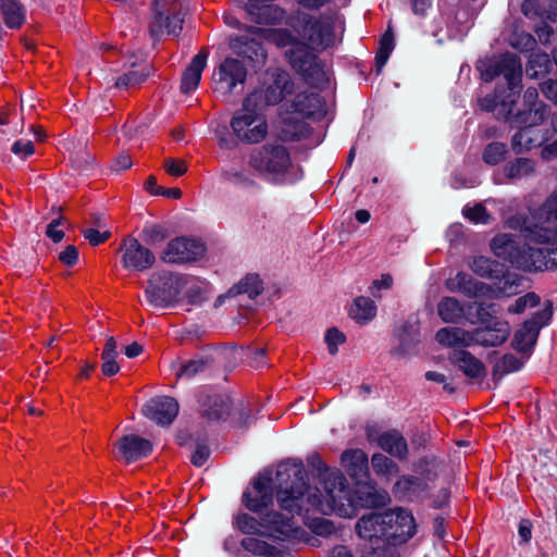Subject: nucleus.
I'll list each match as a JSON object with an SVG mask.
<instances>
[{"mask_svg":"<svg viewBox=\"0 0 557 557\" xmlns=\"http://www.w3.org/2000/svg\"><path fill=\"white\" fill-rule=\"evenodd\" d=\"M281 475H294L300 484V490H284L278 494V502L289 511L315 509L324 515L336 513L341 517H351L357 507L377 508L389 502L388 493L372 484H360L351 492L346 484V478L337 470L324 476V495L318 497L308 493L305 497L304 469L299 463H284L280 467Z\"/></svg>","mask_w":557,"mask_h":557,"instance_id":"nucleus-1","label":"nucleus"},{"mask_svg":"<svg viewBox=\"0 0 557 557\" xmlns=\"http://www.w3.org/2000/svg\"><path fill=\"white\" fill-rule=\"evenodd\" d=\"M506 226L519 231L524 240L516 236L498 234L491 243L494 255L524 271L557 269V232L549 227L532 224L524 215L515 214L507 219Z\"/></svg>","mask_w":557,"mask_h":557,"instance_id":"nucleus-2","label":"nucleus"},{"mask_svg":"<svg viewBox=\"0 0 557 557\" xmlns=\"http://www.w3.org/2000/svg\"><path fill=\"white\" fill-rule=\"evenodd\" d=\"M478 69L485 82H491L495 77L503 75L507 82V98L502 100V119L510 123L511 126L535 127L548 116L546 104H534L528 110L515 113L513 107L519 98L521 89L522 64L517 54L505 53L498 58L482 61Z\"/></svg>","mask_w":557,"mask_h":557,"instance_id":"nucleus-3","label":"nucleus"},{"mask_svg":"<svg viewBox=\"0 0 557 557\" xmlns=\"http://www.w3.org/2000/svg\"><path fill=\"white\" fill-rule=\"evenodd\" d=\"M248 163L274 184H294L302 177L301 170L293 163L288 149L282 144H264L253 149Z\"/></svg>","mask_w":557,"mask_h":557,"instance_id":"nucleus-4","label":"nucleus"},{"mask_svg":"<svg viewBox=\"0 0 557 557\" xmlns=\"http://www.w3.org/2000/svg\"><path fill=\"white\" fill-rule=\"evenodd\" d=\"M468 310L467 319L470 323H481L484 325L470 331L471 346L495 347L508 339L511 326L509 322L496 319V305L474 301L468 306Z\"/></svg>","mask_w":557,"mask_h":557,"instance_id":"nucleus-5","label":"nucleus"},{"mask_svg":"<svg viewBox=\"0 0 557 557\" xmlns=\"http://www.w3.org/2000/svg\"><path fill=\"white\" fill-rule=\"evenodd\" d=\"M278 505L284 512L273 510L261 512L258 513L259 520L248 513H238L234 518V525L248 535H262L278 540L288 537L295 532L294 516L300 515L304 509L289 511L280 503Z\"/></svg>","mask_w":557,"mask_h":557,"instance_id":"nucleus-6","label":"nucleus"},{"mask_svg":"<svg viewBox=\"0 0 557 557\" xmlns=\"http://www.w3.org/2000/svg\"><path fill=\"white\" fill-rule=\"evenodd\" d=\"M290 26L304 41L302 45L311 50L324 51L337 42L335 18L332 15L320 14L314 16L298 12L290 22Z\"/></svg>","mask_w":557,"mask_h":557,"instance_id":"nucleus-7","label":"nucleus"},{"mask_svg":"<svg viewBox=\"0 0 557 557\" xmlns=\"http://www.w3.org/2000/svg\"><path fill=\"white\" fill-rule=\"evenodd\" d=\"M184 274L154 272L145 290L149 304L157 308H168L176 304L184 289Z\"/></svg>","mask_w":557,"mask_h":557,"instance_id":"nucleus-8","label":"nucleus"},{"mask_svg":"<svg viewBox=\"0 0 557 557\" xmlns=\"http://www.w3.org/2000/svg\"><path fill=\"white\" fill-rule=\"evenodd\" d=\"M230 126L233 135L242 143L258 144L268 135V123L264 114L255 106L245 107L232 117Z\"/></svg>","mask_w":557,"mask_h":557,"instance_id":"nucleus-9","label":"nucleus"},{"mask_svg":"<svg viewBox=\"0 0 557 557\" xmlns=\"http://www.w3.org/2000/svg\"><path fill=\"white\" fill-rule=\"evenodd\" d=\"M247 73V67L243 61L226 57L212 71L211 87L213 92L226 99L231 98L238 87L244 86Z\"/></svg>","mask_w":557,"mask_h":557,"instance_id":"nucleus-10","label":"nucleus"},{"mask_svg":"<svg viewBox=\"0 0 557 557\" xmlns=\"http://www.w3.org/2000/svg\"><path fill=\"white\" fill-rule=\"evenodd\" d=\"M437 461L432 458L420 459L414 470L421 474L422 478L413 475L400 476L393 487L395 497L400 500H412L421 496L428 490V481H432L436 478Z\"/></svg>","mask_w":557,"mask_h":557,"instance_id":"nucleus-11","label":"nucleus"},{"mask_svg":"<svg viewBox=\"0 0 557 557\" xmlns=\"http://www.w3.org/2000/svg\"><path fill=\"white\" fill-rule=\"evenodd\" d=\"M309 47L297 44L286 52L292 67L300 74L310 85H318L325 81L323 65L317 54Z\"/></svg>","mask_w":557,"mask_h":557,"instance_id":"nucleus-12","label":"nucleus"},{"mask_svg":"<svg viewBox=\"0 0 557 557\" xmlns=\"http://www.w3.org/2000/svg\"><path fill=\"white\" fill-rule=\"evenodd\" d=\"M294 90V83L286 72H277L273 82L265 87L255 89L245 98V107L255 106L262 111L264 107L274 106Z\"/></svg>","mask_w":557,"mask_h":557,"instance_id":"nucleus-13","label":"nucleus"},{"mask_svg":"<svg viewBox=\"0 0 557 557\" xmlns=\"http://www.w3.org/2000/svg\"><path fill=\"white\" fill-rule=\"evenodd\" d=\"M206 246L200 239L181 236L170 240L161 253V259L168 263L185 264L202 258Z\"/></svg>","mask_w":557,"mask_h":557,"instance_id":"nucleus-14","label":"nucleus"},{"mask_svg":"<svg viewBox=\"0 0 557 557\" xmlns=\"http://www.w3.org/2000/svg\"><path fill=\"white\" fill-rule=\"evenodd\" d=\"M260 30H262L261 27L246 26L243 34L231 36L228 42L231 50L250 61L263 62L267 59V52L262 46L263 35L258 33Z\"/></svg>","mask_w":557,"mask_h":557,"instance_id":"nucleus-15","label":"nucleus"},{"mask_svg":"<svg viewBox=\"0 0 557 557\" xmlns=\"http://www.w3.org/2000/svg\"><path fill=\"white\" fill-rule=\"evenodd\" d=\"M166 0H154V14L149 25L150 36L159 39L164 33L177 35L182 30L183 18L175 8L168 9Z\"/></svg>","mask_w":557,"mask_h":557,"instance_id":"nucleus-16","label":"nucleus"},{"mask_svg":"<svg viewBox=\"0 0 557 557\" xmlns=\"http://www.w3.org/2000/svg\"><path fill=\"white\" fill-rule=\"evenodd\" d=\"M387 520H392L387 524L388 542L393 544H403L411 539L416 533V522L411 511L397 507L385 510Z\"/></svg>","mask_w":557,"mask_h":557,"instance_id":"nucleus-17","label":"nucleus"},{"mask_svg":"<svg viewBox=\"0 0 557 557\" xmlns=\"http://www.w3.org/2000/svg\"><path fill=\"white\" fill-rule=\"evenodd\" d=\"M243 503L248 510L264 513L263 511L273 504L272 479L264 474L258 475L251 487L244 492Z\"/></svg>","mask_w":557,"mask_h":557,"instance_id":"nucleus-18","label":"nucleus"},{"mask_svg":"<svg viewBox=\"0 0 557 557\" xmlns=\"http://www.w3.org/2000/svg\"><path fill=\"white\" fill-rule=\"evenodd\" d=\"M391 521L387 520L385 511L363 515L356 523V533L367 544L388 542L387 524Z\"/></svg>","mask_w":557,"mask_h":557,"instance_id":"nucleus-19","label":"nucleus"},{"mask_svg":"<svg viewBox=\"0 0 557 557\" xmlns=\"http://www.w3.org/2000/svg\"><path fill=\"white\" fill-rule=\"evenodd\" d=\"M121 250L122 265L128 271H146L150 269L156 261L153 252L143 246L136 238L123 240Z\"/></svg>","mask_w":557,"mask_h":557,"instance_id":"nucleus-20","label":"nucleus"},{"mask_svg":"<svg viewBox=\"0 0 557 557\" xmlns=\"http://www.w3.org/2000/svg\"><path fill=\"white\" fill-rule=\"evenodd\" d=\"M199 406L201 416L209 422H218L230 416L232 401L228 396L201 392L199 397Z\"/></svg>","mask_w":557,"mask_h":557,"instance_id":"nucleus-21","label":"nucleus"},{"mask_svg":"<svg viewBox=\"0 0 557 557\" xmlns=\"http://www.w3.org/2000/svg\"><path fill=\"white\" fill-rule=\"evenodd\" d=\"M178 403L168 396L150 399L143 408L144 414L160 425L171 424L178 413Z\"/></svg>","mask_w":557,"mask_h":557,"instance_id":"nucleus-22","label":"nucleus"},{"mask_svg":"<svg viewBox=\"0 0 557 557\" xmlns=\"http://www.w3.org/2000/svg\"><path fill=\"white\" fill-rule=\"evenodd\" d=\"M446 288L451 293H461L468 298H486L490 284L476 281L466 272H458L445 281Z\"/></svg>","mask_w":557,"mask_h":557,"instance_id":"nucleus-23","label":"nucleus"},{"mask_svg":"<svg viewBox=\"0 0 557 557\" xmlns=\"http://www.w3.org/2000/svg\"><path fill=\"white\" fill-rule=\"evenodd\" d=\"M116 447L121 456L127 461L133 462L150 455L152 450L151 443L135 434L124 435L116 442Z\"/></svg>","mask_w":557,"mask_h":557,"instance_id":"nucleus-24","label":"nucleus"},{"mask_svg":"<svg viewBox=\"0 0 557 557\" xmlns=\"http://www.w3.org/2000/svg\"><path fill=\"white\" fill-rule=\"evenodd\" d=\"M540 329L539 317L525 321L513 334L512 348L529 357L537 341Z\"/></svg>","mask_w":557,"mask_h":557,"instance_id":"nucleus-25","label":"nucleus"},{"mask_svg":"<svg viewBox=\"0 0 557 557\" xmlns=\"http://www.w3.org/2000/svg\"><path fill=\"white\" fill-rule=\"evenodd\" d=\"M245 10L250 20L257 24H277L284 16L285 11L275 4H270L263 0L245 3Z\"/></svg>","mask_w":557,"mask_h":557,"instance_id":"nucleus-26","label":"nucleus"},{"mask_svg":"<svg viewBox=\"0 0 557 557\" xmlns=\"http://www.w3.org/2000/svg\"><path fill=\"white\" fill-rule=\"evenodd\" d=\"M208 55L209 52L202 49L191 59L181 79L182 92L189 94L197 89L201 74L207 66Z\"/></svg>","mask_w":557,"mask_h":557,"instance_id":"nucleus-27","label":"nucleus"},{"mask_svg":"<svg viewBox=\"0 0 557 557\" xmlns=\"http://www.w3.org/2000/svg\"><path fill=\"white\" fill-rule=\"evenodd\" d=\"M295 112L313 119H320L324 115V106L319 94L314 91L298 92L292 101Z\"/></svg>","mask_w":557,"mask_h":557,"instance_id":"nucleus-28","label":"nucleus"},{"mask_svg":"<svg viewBox=\"0 0 557 557\" xmlns=\"http://www.w3.org/2000/svg\"><path fill=\"white\" fill-rule=\"evenodd\" d=\"M342 465L357 482L367 478L369 471L368 456L361 449H349L342 454Z\"/></svg>","mask_w":557,"mask_h":557,"instance_id":"nucleus-29","label":"nucleus"},{"mask_svg":"<svg viewBox=\"0 0 557 557\" xmlns=\"http://www.w3.org/2000/svg\"><path fill=\"white\" fill-rule=\"evenodd\" d=\"M519 127L520 129L511 138L512 150L518 154L530 151L546 140L545 134L540 128Z\"/></svg>","mask_w":557,"mask_h":557,"instance_id":"nucleus-30","label":"nucleus"},{"mask_svg":"<svg viewBox=\"0 0 557 557\" xmlns=\"http://www.w3.org/2000/svg\"><path fill=\"white\" fill-rule=\"evenodd\" d=\"M450 360L469 377L478 379L485 375L484 364L467 350H455Z\"/></svg>","mask_w":557,"mask_h":557,"instance_id":"nucleus-31","label":"nucleus"},{"mask_svg":"<svg viewBox=\"0 0 557 557\" xmlns=\"http://www.w3.org/2000/svg\"><path fill=\"white\" fill-rule=\"evenodd\" d=\"M520 277L513 273H506L498 282L490 285L486 298L499 299L503 297H511L520 292Z\"/></svg>","mask_w":557,"mask_h":557,"instance_id":"nucleus-32","label":"nucleus"},{"mask_svg":"<svg viewBox=\"0 0 557 557\" xmlns=\"http://www.w3.org/2000/svg\"><path fill=\"white\" fill-rule=\"evenodd\" d=\"M467 306H463L455 297H443L437 304V313L445 323H458L465 315Z\"/></svg>","mask_w":557,"mask_h":557,"instance_id":"nucleus-33","label":"nucleus"},{"mask_svg":"<svg viewBox=\"0 0 557 557\" xmlns=\"http://www.w3.org/2000/svg\"><path fill=\"white\" fill-rule=\"evenodd\" d=\"M380 447L389 455L398 459H405L408 454L407 442L404 436L397 431H389L383 433L379 437Z\"/></svg>","mask_w":557,"mask_h":557,"instance_id":"nucleus-34","label":"nucleus"},{"mask_svg":"<svg viewBox=\"0 0 557 557\" xmlns=\"http://www.w3.org/2000/svg\"><path fill=\"white\" fill-rule=\"evenodd\" d=\"M503 171L508 180L520 181L532 176L536 171V164L534 160L521 157L508 162Z\"/></svg>","mask_w":557,"mask_h":557,"instance_id":"nucleus-35","label":"nucleus"},{"mask_svg":"<svg viewBox=\"0 0 557 557\" xmlns=\"http://www.w3.org/2000/svg\"><path fill=\"white\" fill-rule=\"evenodd\" d=\"M0 11L9 28H20L25 22V9L18 0H0Z\"/></svg>","mask_w":557,"mask_h":557,"instance_id":"nucleus-36","label":"nucleus"},{"mask_svg":"<svg viewBox=\"0 0 557 557\" xmlns=\"http://www.w3.org/2000/svg\"><path fill=\"white\" fill-rule=\"evenodd\" d=\"M436 341L445 346H471L470 331L460 327H443L436 333Z\"/></svg>","mask_w":557,"mask_h":557,"instance_id":"nucleus-37","label":"nucleus"},{"mask_svg":"<svg viewBox=\"0 0 557 557\" xmlns=\"http://www.w3.org/2000/svg\"><path fill=\"white\" fill-rule=\"evenodd\" d=\"M349 315L359 324H367L376 315V306L368 297H357L349 310Z\"/></svg>","mask_w":557,"mask_h":557,"instance_id":"nucleus-38","label":"nucleus"},{"mask_svg":"<svg viewBox=\"0 0 557 557\" xmlns=\"http://www.w3.org/2000/svg\"><path fill=\"white\" fill-rule=\"evenodd\" d=\"M240 546L249 554L263 557H281V550L275 546L253 536H246Z\"/></svg>","mask_w":557,"mask_h":557,"instance_id":"nucleus-39","label":"nucleus"},{"mask_svg":"<svg viewBox=\"0 0 557 557\" xmlns=\"http://www.w3.org/2000/svg\"><path fill=\"white\" fill-rule=\"evenodd\" d=\"M263 290L262 282L257 274H249L245 276L238 284L233 286L228 294L232 296L247 294L249 298L253 299Z\"/></svg>","mask_w":557,"mask_h":557,"instance_id":"nucleus-40","label":"nucleus"},{"mask_svg":"<svg viewBox=\"0 0 557 557\" xmlns=\"http://www.w3.org/2000/svg\"><path fill=\"white\" fill-rule=\"evenodd\" d=\"M534 219L539 223L557 226V189L535 211Z\"/></svg>","mask_w":557,"mask_h":557,"instance_id":"nucleus-41","label":"nucleus"},{"mask_svg":"<svg viewBox=\"0 0 557 557\" xmlns=\"http://www.w3.org/2000/svg\"><path fill=\"white\" fill-rule=\"evenodd\" d=\"M371 466L377 475L385 478L387 481L399 472L397 463L383 454H374L371 458Z\"/></svg>","mask_w":557,"mask_h":557,"instance_id":"nucleus-42","label":"nucleus"},{"mask_svg":"<svg viewBox=\"0 0 557 557\" xmlns=\"http://www.w3.org/2000/svg\"><path fill=\"white\" fill-rule=\"evenodd\" d=\"M260 35H263V38L268 41L273 42L277 47H295L297 45L296 37L287 29L277 28V29H267L262 28V30L258 32Z\"/></svg>","mask_w":557,"mask_h":557,"instance_id":"nucleus-43","label":"nucleus"},{"mask_svg":"<svg viewBox=\"0 0 557 557\" xmlns=\"http://www.w3.org/2000/svg\"><path fill=\"white\" fill-rule=\"evenodd\" d=\"M394 34L391 28H388L380 40V48L375 55V66L377 73H380L383 66L386 64L389 54L394 49Z\"/></svg>","mask_w":557,"mask_h":557,"instance_id":"nucleus-44","label":"nucleus"},{"mask_svg":"<svg viewBox=\"0 0 557 557\" xmlns=\"http://www.w3.org/2000/svg\"><path fill=\"white\" fill-rule=\"evenodd\" d=\"M184 292L185 296L188 298L189 302L196 304L203 299V294L206 292V282L201 281L198 277H194L191 275L184 274Z\"/></svg>","mask_w":557,"mask_h":557,"instance_id":"nucleus-45","label":"nucleus"},{"mask_svg":"<svg viewBox=\"0 0 557 557\" xmlns=\"http://www.w3.org/2000/svg\"><path fill=\"white\" fill-rule=\"evenodd\" d=\"M507 153L506 144L493 141L483 149L482 159L488 165H497L506 159Z\"/></svg>","mask_w":557,"mask_h":557,"instance_id":"nucleus-46","label":"nucleus"},{"mask_svg":"<svg viewBox=\"0 0 557 557\" xmlns=\"http://www.w3.org/2000/svg\"><path fill=\"white\" fill-rule=\"evenodd\" d=\"M550 59L547 53H532L527 65V74L530 77H539L548 72Z\"/></svg>","mask_w":557,"mask_h":557,"instance_id":"nucleus-47","label":"nucleus"},{"mask_svg":"<svg viewBox=\"0 0 557 557\" xmlns=\"http://www.w3.org/2000/svg\"><path fill=\"white\" fill-rule=\"evenodd\" d=\"M222 177L224 181L243 188L256 184L253 175L247 170H227L222 173Z\"/></svg>","mask_w":557,"mask_h":557,"instance_id":"nucleus-48","label":"nucleus"},{"mask_svg":"<svg viewBox=\"0 0 557 557\" xmlns=\"http://www.w3.org/2000/svg\"><path fill=\"white\" fill-rule=\"evenodd\" d=\"M522 366H523V361L520 360L518 357H516L512 354H506L494 366L493 375L494 376L498 375L499 377H502L505 374L520 370L522 368Z\"/></svg>","mask_w":557,"mask_h":557,"instance_id":"nucleus-49","label":"nucleus"},{"mask_svg":"<svg viewBox=\"0 0 557 557\" xmlns=\"http://www.w3.org/2000/svg\"><path fill=\"white\" fill-rule=\"evenodd\" d=\"M396 544L383 542L380 544H366L362 550V557H397Z\"/></svg>","mask_w":557,"mask_h":557,"instance_id":"nucleus-50","label":"nucleus"},{"mask_svg":"<svg viewBox=\"0 0 557 557\" xmlns=\"http://www.w3.org/2000/svg\"><path fill=\"white\" fill-rule=\"evenodd\" d=\"M540 302V297L534 293H528L524 296L519 297L512 305L507 309L509 313L520 314L525 311L527 308H533Z\"/></svg>","mask_w":557,"mask_h":557,"instance_id":"nucleus-51","label":"nucleus"},{"mask_svg":"<svg viewBox=\"0 0 557 557\" xmlns=\"http://www.w3.org/2000/svg\"><path fill=\"white\" fill-rule=\"evenodd\" d=\"M147 75L148 74L143 71H131L120 76L115 82V86L120 89L136 87L147 78Z\"/></svg>","mask_w":557,"mask_h":557,"instance_id":"nucleus-52","label":"nucleus"},{"mask_svg":"<svg viewBox=\"0 0 557 557\" xmlns=\"http://www.w3.org/2000/svg\"><path fill=\"white\" fill-rule=\"evenodd\" d=\"M507 98V94L503 95L497 90L494 95H486L479 100V106L483 111L491 112L497 110V115L502 117L499 111L502 110V100Z\"/></svg>","mask_w":557,"mask_h":557,"instance_id":"nucleus-53","label":"nucleus"},{"mask_svg":"<svg viewBox=\"0 0 557 557\" xmlns=\"http://www.w3.org/2000/svg\"><path fill=\"white\" fill-rule=\"evenodd\" d=\"M521 12L527 18L533 21L543 20L546 13L540 0H524L521 4Z\"/></svg>","mask_w":557,"mask_h":557,"instance_id":"nucleus-54","label":"nucleus"},{"mask_svg":"<svg viewBox=\"0 0 557 557\" xmlns=\"http://www.w3.org/2000/svg\"><path fill=\"white\" fill-rule=\"evenodd\" d=\"M207 368V362L203 359H193L181 366L176 375L178 377L191 379L199 372Z\"/></svg>","mask_w":557,"mask_h":557,"instance_id":"nucleus-55","label":"nucleus"},{"mask_svg":"<svg viewBox=\"0 0 557 557\" xmlns=\"http://www.w3.org/2000/svg\"><path fill=\"white\" fill-rule=\"evenodd\" d=\"M324 339L327 345L329 352L331 355H335L338 351V346L345 343L346 336L338 329L331 327L326 331Z\"/></svg>","mask_w":557,"mask_h":557,"instance_id":"nucleus-56","label":"nucleus"},{"mask_svg":"<svg viewBox=\"0 0 557 557\" xmlns=\"http://www.w3.org/2000/svg\"><path fill=\"white\" fill-rule=\"evenodd\" d=\"M463 214L470 221L482 224H487L491 218L485 207L481 203H478L471 208H465Z\"/></svg>","mask_w":557,"mask_h":557,"instance_id":"nucleus-57","label":"nucleus"},{"mask_svg":"<svg viewBox=\"0 0 557 557\" xmlns=\"http://www.w3.org/2000/svg\"><path fill=\"white\" fill-rule=\"evenodd\" d=\"M510 45L512 48L520 50L521 52L533 50L536 41L531 34L521 33L515 35L510 39Z\"/></svg>","mask_w":557,"mask_h":557,"instance_id":"nucleus-58","label":"nucleus"},{"mask_svg":"<svg viewBox=\"0 0 557 557\" xmlns=\"http://www.w3.org/2000/svg\"><path fill=\"white\" fill-rule=\"evenodd\" d=\"M471 270L482 277H492V261L485 257H475L470 263Z\"/></svg>","mask_w":557,"mask_h":557,"instance_id":"nucleus-59","label":"nucleus"},{"mask_svg":"<svg viewBox=\"0 0 557 557\" xmlns=\"http://www.w3.org/2000/svg\"><path fill=\"white\" fill-rule=\"evenodd\" d=\"M393 286V276L391 274H382L379 280H374L369 287L370 294L374 298H381V292L391 289Z\"/></svg>","mask_w":557,"mask_h":557,"instance_id":"nucleus-60","label":"nucleus"},{"mask_svg":"<svg viewBox=\"0 0 557 557\" xmlns=\"http://www.w3.org/2000/svg\"><path fill=\"white\" fill-rule=\"evenodd\" d=\"M117 356L119 354H101V359L103 361L101 366V371L106 376L115 375L120 371V366L116 362Z\"/></svg>","mask_w":557,"mask_h":557,"instance_id":"nucleus-61","label":"nucleus"},{"mask_svg":"<svg viewBox=\"0 0 557 557\" xmlns=\"http://www.w3.org/2000/svg\"><path fill=\"white\" fill-rule=\"evenodd\" d=\"M163 168L165 172L175 177L184 175L187 171V164L183 160L168 158L164 160Z\"/></svg>","mask_w":557,"mask_h":557,"instance_id":"nucleus-62","label":"nucleus"},{"mask_svg":"<svg viewBox=\"0 0 557 557\" xmlns=\"http://www.w3.org/2000/svg\"><path fill=\"white\" fill-rule=\"evenodd\" d=\"M84 237L89 242L92 246H98L104 242H107L110 237L109 231L100 232L94 227H87L83 230Z\"/></svg>","mask_w":557,"mask_h":557,"instance_id":"nucleus-63","label":"nucleus"},{"mask_svg":"<svg viewBox=\"0 0 557 557\" xmlns=\"http://www.w3.org/2000/svg\"><path fill=\"white\" fill-rule=\"evenodd\" d=\"M64 223V219L59 216L53 219L47 226L46 235L54 243H59L64 237V232L59 226Z\"/></svg>","mask_w":557,"mask_h":557,"instance_id":"nucleus-64","label":"nucleus"}]
</instances>
